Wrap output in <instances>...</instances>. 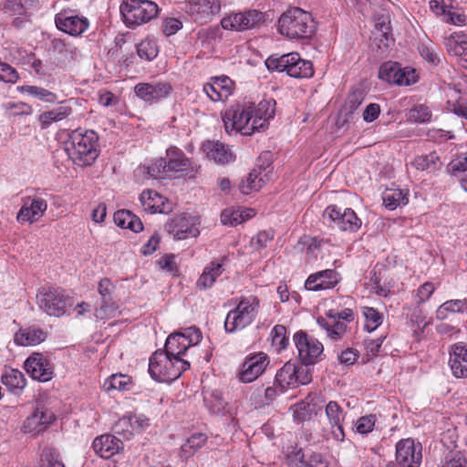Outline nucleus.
Returning <instances> with one entry per match:
<instances>
[{"instance_id": "cd10ccee", "label": "nucleus", "mask_w": 467, "mask_h": 467, "mask_svg": "<svg viewBox=\"0 0 467 467\" xmlns=\"http://www.w3.org/2000/svg\"><path fill=\"white\" fill-rule=\"evenodd\" d=\"M140 201L145 212L150 213H169L171 204L167 198L153 190H145L140 193Z\"/></svg>"}, {"instance_id": "864d4df0", "label": "nucleus", "mask_w": 467, "mask_h": 467, "mask_svg": "<svg viewBox=\"0 0 467 467\" xmlns=\"http://www.w3.org/2000/svg\"><path fill=\"white\" fill-rule=\"evenodd\" d=\"M39 467H65L59 453L53 448H45L40 455Z\"/></svg>"}, {"instance_id": "4c0bfd02", "label": "nucleus", "mask_w": 467, "mask_h": 467, "mask_svg": "<svg viewBox=\"0 0 467 467\" xmlns=\"http://www.w3.org/2000/svg\"><path fill=\"white\" fill-rule=\"evenodd\" d=\"M451 314H467V298L450 299L443 302L436 310L438 320H445Z\"/></svg>"}, {"instance_id": "6e6d98bb", "label": "nucleus", "mask_w": 467, "mask_h": 467, "mask_svg": "<svg viewBox=\"0 0 467 467\" xmlns=\"http://www.w3.org/2000/svg\"><path fill=\"white\" fill-rule=\"evenodd\" d=\"M377 421L375 414H368L358 418L355 423V431L358 434L367 435L374 430Z\"/></svg>"}, {"instance_id": "a18cd8bd", "label": "nucleus", "mask_w": 467, "mask_h": 467, "mask_svg": "<svg viewBox=\"0 0 467 467\" xmlns=\"http://www.w3.org/2000/svg\"><path fill=\"white\" fill-rule=\"evenodd\" d=\"M72 113L68 106H59L39 115V122L43 129L47 128L51 123L60 121Z\"/></svg>"}, {"instance_id": "58836bf2", "label": "nucleus", "mask_w": 467, "mask_h": 467, "mask_svg": "<svg viewBox=\"0 0 467 467\" xmlns=\"http://www.w3.org/2000/svg\"><path fill=\"white\" fill-rule=\"evenodd\" d=\"M114 223L120 228L130 229L134 233H140L143 230V224L140 219L128 210H119L114 213Z\"/></svg>"}, {"instance_id": "f257e3e1", "label": "nucleus", "mask_w": 467, "mask_h": 467, "mask_svg": "<svg viewBox=\"0 0 467 467\" xmlns=\"http://www.w3.org/2000/svg\"><path fill=\"white\" fill-rule=\"evenodd\" d=\"M99 135L92 130L78 128L72 130L65 142V150L75 163L89 166L99 154Z\"/></svg>"}, {"instance_id": "37998d69", "label": "nucleus", "mask_w": 467, "mask_h": 467, "mask_svg": "<svg viewBox=\"0 0 467 467\" xmlns=\"http://www.w3.org/2000/svg\"><path fill=\"white\" fill-rule=\"evenodd\" d=\"M444 45L450 55L460 57L467 54V36L464 34H451L445 37Z\"/></svg>"}, {"instance_id": "49530a36", "label": "nucleus", "mask_w": 467, "mask_h": 467, "mask_svg": "<svg viewBox=\"0 0 467 467\" xmlns=\"http://www.w3.org/2000/svg\"><path fill=\"white\" fill-rule=\"evenodd\" d=\"M412 165L419 171L432 172L440 169L441 162L438 153L432 151L429 154L417 156Z\"/></svg>"}, {"instance_id": "8fccbe9b", "label": "nucleus", "mask_w": 467, "mask_h": 467, "mask_svg": "<svg viewBox=\"0 0 467 467\" xmlns=\"http://www.w3.org/2000/svg\"><path fill=\"white\" fill-rule=\"evenodd\" d=\"M130 384L131 380L129 376L124 374H113L105 380L103 387L107 391L126 390L129 389Z\"/></svg>"}, {"instance_id": "6e6552de", "label": "nucleus", "mask_w": 467, "mask_h": 467, "mask_svg": "<svg viewBox=\"0 0 467 467\" xmlns=\"http://www.w3.org/2000/svg\"><path fill=\"white\" fill-rule=\"evenodd\" d=\"M119 10L130 28L148 23L160 12L158 5L150 0H122Z\"/></svg>"}, {"instance_id": "c756f323", "label": "nucleus", "mask_w": 467, "mask_h": 467, "mask_svg": "<svg viewBox=\"0 0 467 467\" xmlns=\"http://www.w3.org/2000/svg\"><path fill=\"white\" fill-rule=\"evenodd\" d=\"M253 105V123L256 127L257 131L265 130L268 126V121L275 115V101L272 99H263L257 105Z\"/></svg>"}, {"instance_id": "2f4dec72", "label": "nucleus", "mask_w": 467, "mask_h": 467, "mask_svg": "<svg viewBox=\"0 0 467 467\" xmlns=\"http://www.w3.org/2000/svg\"><path fill=\"white\" fill-rule=\"evenodd\" d=\"M202 89L211 100L216 102L226 99L232 94L233 82L228 77L223 76L204 84Z\"/></svg>"}, {"instance_id": "412c9836", "label": "nucleus", "mask_w": 467, "mask_h": 467, "mask_svg": "<svg viewBox=\"0 0 467 467\" xmlns=\"http://www.w3.org/2000/svg\"><path fill=\"white\" fill-rule=\"evenodd\" d=\"M25 369L33 379L47 382L53 377V368L49 361L40 353L29 356L24 365Z\"/></svg>"}, {"instance_id": "7c9ffc66", "label": "nucleus", "mask_w": 467, "mask_h": 467, "mask_svg": "<svg viewBox=\"0 0 467 467\" xmlns=\"http://www.w3.org/2000/svg\"><path fill=\"white\" fill-rule=\"evenodd\" d=\"M203 403L212 414L222 416L234 414L233 406L223 399L222 392L217 389L204 391Z\"/></svg>"}, {"instance_id": "3c124183", "label": "nucleus", "mask_w": 467, "mask_h": 467, "mask_svg": "<svg viewBox=\"0 0 467 467\" xmlns=\"http://www.w3.org/2000/svg\"><path fill=\"white\" fill-rule=\"evenodd\" d=\"M137 53L140 58L151 61L159 53L158 46L153 40H142L137 45Z\"/></svg>"}, {"instance_id": "f03ea898", "label": "nucleus", "mask_w": 467, "mask_h": 467, "mask_svg": "<svg viewBox=\"0 0 467 467\" xmlns=\"http://www.w3.org/2000/svg\"><path fill=\"white\" fill-rule=\"evenodd\" d=\"M278 31L290 39L310 37L315 31L312 15L299 7L289 8L278 20Z\"/></svg>"}, {"instance_id": "4d7b16f0", "label": "nucleus", "mask_w": 467, "mask_h": 467, "mask_svg": "<svg viewBox=\"0 0 467 467\" xmlns=\"http://www.w3.org/2000/svg\"><path fill=\"white\" fill-rule=\"evenodd\" d=\"M408 119L413 122H429L431 119V112L427 106L418 105L409 111Z\"/></svg>"}, {"instance_id": "c9c22d12", "label": "nucleus", "mask_w": 467, "mask_h": 467, "mask_svg": "<svg viewBox=\"0 0 467 467\" xmlns=\"http://www.w3.org/2000/svg\"><path fill=\"white\" fill-rule=\"evenodd\" d=\"M291 410L294 420L297 422H304L317 415L321 407L315 401V397L308 396L305 400L295 404Z\"/></svg>"}, {"instance_id": "a211bd4d", "label": "nucleus", "mask_w": 467, "mask_h": 467, "mask_svg": "<svg viewBox=\"0 0 467 467\" xmlns=\"http://www.w3.org/2000/svg\"><path fill=\"white\" fill-rule=\"evenodd\" d=\"M422 459L421 445L412 439H404L396 445V461L399 467H419Z\"/></svg>"}, {"instance_id": "393cba45", "label": "nucleus", "mask_w": 467, "mask_h": 467, "mask_svg": "<svg viewBox=\"0 0 467 467\" xmlns=\"http://www.w3.org/2000/svg\"><path fill=\"white\" fill-rule=\"evenodd\" d=\"M325 413L331 429L332 437L337 441H343L346 437L343 422L347 413L340 405L334 400H330L326 404Z\"/></svg>"}, {"instance_id": "1a4fd4ad", "label": "nucleus", "mask_w": 467, "mask_h": 467, "mask_svg": "<svg viewBox=\"0 0 467 467\" xmlns=\"http://www.w3.org/2000/svg\"><path fill=\"white\" fill-rule=\"evenodd\" d=\"M202 339V332L195 327L185 328L182 332L171 334L165 342L164 350L166 354L173 358H182L186 350L197 345Z\"/></svg>"}, {"instance_id": "20e7f679", "label": "nucleus", "mask_w": 467, "mask_h": 467, "mask_svg": "<svg viewBox=\"0 0 467 467\" xmlns=\"http://www.w3.org/2000/svg\"><path fill=\"white\" fill-rule=\"evenodd\" d=\"M265 66L270 71L285 72L295 78H308L314 75L312 62L303 59L297 52L272 55L265 60Z\"/></svg>"}, {"instance_id": "9b49d317", "label": "nucleus", "mask_w": 467, "mask_h": 467, "mask_svg": "<svg viewBox=\"0 0 467 467\" xmlns=\"http://www.w3.org/2000/svg\"><path fill=\"white\" fill-rule=\"evenodd\" d=\"M311 380L312 374L308 367L291 362H286L275 375V381L283 391L287 388L306 385Z\"/></svg>"}, {"instance_id": "09e8293b", "label": "nucleus", "mask_w": 467, "mask_h": 467, "mask_svg": "<svg viewBox=\"0 0 467 467\" xmlns=\"http://www.w3.org/2000/svg\"><path fill=\"white\" fill-rule=\"evenodd\" d=\"M272 346L277 352H281L288 346L289 339L286 337V327L283 325H275L270 333Z\"/></svg>"}, {"instance_id": "a19ab883", "label": "nucleus", "mask_w": 467, "mask_h": 467, "mask_svg": "<svg viewBox=\"0 0 467 467\" xmlns=\"http://www.w3.org/2000/svg\"><path fill=\"white\" fill-rule=\"evenodd\" d=\"M382 200L388 209L395 210L397 207L408 203V191L399 188L387 189L382 194Z\"/></svg>"}, {"instance_id": "0eeeda50", "label": "nucleus", "mask_w": 467, "mask_h": 467, "mask_svg": "<svg viewBox=\"0 0 467 467\" xmlns=\"http://www.w3.org/2000/svg\"><path fill=\"white\" fill-rule=\"evenodd\" d=\"M252 108L251 102L230 106L223 114L225 131L228 134L233 131L240 132L245 136L252 135L257 131L255 125L253 123Z\"/></svg>"}, {"instance_id": "69168bd1", "label": "nucleus", "mask_w": 467, "mask_h": 467, "mask_svg": "<svg viewBox=\"0 0 467 467\" xmlns=\"http://www.w3.org/2000/svg\"><path fill=\"white\" fill-rule=\"evenodd\" d=\"M274 238V234L271 231H262L259 232L251 240V246L256 250L260 251L267 246V244L271 242Z\"/></svg>"}, {"instance_id": "9d476101", "label": "nucleus", "mask_w": 467, "mask_h": 467, "mask_svg": "<svg viewBox=\"0 0 467 467\" xmlns=\"http://www.w3.org/2000/svg\"><path fill=\"white\" fill-rule=\"evenodd\" d=\"M323 218L329 222L331 227L343 232H357L362 224L361 220L352 209L343 208L336 204L328 205L325 209Z\"/></svg>"}, {"instance_id": "b1692460", "label": "nucleus", "mask_w": 467, "mask_h": 467, "mask_svg": "<svg viewBox=\"0 0 467 467\" xmlns=\"http://www.w3.org/2000/svg\"><path fill=\"white\" fill-rule=\"evenodd\" d=\"M54 420L55 415L51 410L37 408L26 419L23 424V431L25 433L37 435L46 431Z\"/></svg>"}, {"instance_id": "dca6fc26", "label": "nucleus", "mask_w": 467, "mask_h": 467, "mask_svg": "<svg viewBox=\"0 0 467 467\" xmlns=\"http://www.w3.org/2000/svg\"><path fill=\"white\" fill-rule=\"evenodd\" d=\"M172 92V87L169 82H140L135 85V95L148 104H155L168 98Z\"/></svg>"}, {"instance_id": "4468645a", "label": "nucleus", "mask_w": 467, "mask_h": 467, "mask_svg": "<svg viewBox=\"0 0 467 467\" xmlns=\"http://www.w3.org/2000/svg\"><path fill=\"white\" fill-rule=\"evenodd\" d=\"M57 28L69 36H81L89 26L87 17L79 16L74 10L63 9L55 16Z\"/></svg>"}, {"instance_id": "603ef678", "label": "nucleus", "mask_w": 467, "mask_h": 467, "mask_svg": "<svg viewBox=\"0 0 467 467\" xmlns=\"http://www.w3.org/2000/svg\"><path fill=\"white\" fill-rule=\"evenodd\" d=\"M207 441V436L202 432L191 435L185 443L182 445V451L185 455H191L202 448Z\"/></svg>"}, {"instance_id": "c85d7f7f", "label": "nucleus", "mask_w": 467, "mask_h": 467, "mask_svg": "<svg viewBox=\"0 0 467 467\" xmlns=\"http://www.w3.org/2000/svg\"><path fill=\"white\" fill-rule=\"evenodd\" d=\"M226 256H222L210 262L203 269L201 276L197 281V286L205 290L211 288L217 278L225 271Z\"/></svg>"}, {"instance_id": "f3484780", "label": "nucleus", "mask_w": 467, "mask_h": 467, "mask_svg": "<svg viewBox=\"0 0 467 467\" xmlns=\"http://www.w3.org/2000/svg\"><path fill=\"white\" fill-rule=\"evenodd\" d=\"M269 363V358L264 352L248 356L244 361L238 374L239 380L243 383L254 381L265 371Z\"/></svg>"}, {"instance_id": "f8f14e48", "label": "nucleus", "mask_w": 467, "mask_h": 467, "mask_svg": "<svg viewBox=\"0 0 467 467\" xmlns=\"http://www.w3.org/2000/svg\"><path fill=\"white\" fill-rule=\"evenodd\" d=\"M293 340L297 348L301 365L307 367L318 361L324 348L317 339L308 337L303 331H298L294 335Z\"/></svg>"}, {"instance_id": "bf43d9fd", "label": "nucleus", "mask_w": 467, "mask_h": 467, "mask_svg": "<svg viewBox=\"0 0 467 467\" xmlns=\"http://www.w3.org/2000/svg\"><path fill=\"white\" fill-rule=\"evenodd\" d=\"M221 222L224 225H237L244 222V213L240 210L225 209L221 213Z\"/></svg>"}, {"instance_id": "5fc2aeb1", "label": "nucleus", "mask_w": 467, "mask_h": 467, "mask_svg": "<svg viewBox=\"0 0 467 467\" xmlns=\"http://www.w3.org/2000/svg\"><path fill=\"white\" fill-rule=\"evenodd\" d=\"M148 173L154 179H162L171 174L168 171V161L166 158H159L148 166Z\"/></svg>"}, {"instance_id": "2eb2a0df", "label": "nucleus", "mask_w": 467, "mask_h": 467, "mask_svg": "<svg viewBox=\"0 0 467 467\" xmlns=\"http://www.w3.org/2000/svg\"><path fill=\"white\" fill-rule=\"evenodd\" d=\"M265 21V14L255 9L231 14L221 21L222 27L226 30L245 31L258 26Z\"/></svg>"}, {"instance_id": "6ab92c4d", "label": "nucleus", "mask_w": 467, "mask_h": 467, "mask_svg": "<svg viewBox=\"0 0 467 467\" xmlns=\"http://www.w3.org/2000/svg\"><path fill=\"white\" fill-rule=\"evenodd\" d=\"M47 209V202L38 196H27L23 199V204L17 213L16 220L18 223H28L32 224L39 221Z\"/></svg>"}, {"instance_id": "ea45409f", "label": "nucleus", "mask_w": 467, "mask_h": 467, "mask_svg": "<svg viewBox=\"0 0 467 467\" xmlns=\"http://www.w3.org/2000/svg\"><path fill=\"white\" fill-rule=\"evenodd\" d=\"M263 168L254 169L245 181L240 184V191L243 194H249L252 191H259L265 182L266 174H262Z\"/></svg>"}, {"instance_id": "13d9d810", "label": "nucleus", "mask_w": 467, "mask_h": 467, "mask_svg": "<svg viewBox=\"0 0 467 467\" xmlns=\"http://www.w3.org/2000/svg\"><path fill=\"white\" fill-rule=\"evenodd\" d=\"M115 433L122 436L124 439H130L135 434L130 416H124L119 419L114 425Z\"/></svg>"}, {"instance_id": "ddd939ff", "label": "nucleus", "mask_w": 467, "mask_h": 467, "mask_svg": "<svg viewBox=\"0 0 467 467\" xmlns=\"http://www.w3.org/2000/svg\"><path fill=\"white\" fill-rule=\"evenodd\" d=\"M379 78L389 84L409 86L417 81L416 72L410 67H401L397 62L387 61L379 69Z\"/></svg>"}, {"instance_id": "a878e982", "label": "nucleus", "mask_w": 467, "mask_h": 467, "mask_svg": "<svg viewBox=\"0 0 467 467\" xmlns=\"http://www.w3.org/2000/svg\"><path fill=\"white\" fill-rule=\"evenodd\" d=\"M168 161V171L185 172L186 174L196 172L197 165L185 156L183 151L177 147H170L166 150Z\"/></svg>"}, {"instance_id": "de8ad7c7", "label": "nucleus", "mask_w": 467, "mask_h": 467, "mask_svg": "<svg viewBox=\"0 0 467 467\" xmlns=\"http://www.w3.org/2000/svg\"><path fill=\"white\" fill-rule=\"evenodd\" d=\"M362 316L365 319V329L371 333L375 331L383 322V315L371 306H362Z\"/></svg>"}, {"instance_id": "0e129e2a", "label": "nucleus", "mask_w": 467, "mask_h": 467, "mask_svg": "<svg viewBox=\"0 0 467 467\" xmlns=\"http://www.w3.org/2000/svg\"><path fill=\"white\" fill-rule=\"evenodd\" d=\"M449 171L452 175L467 174V151L459 154L449 163Z\"/></svg>"}, {"instance_id": "c03bdc74", "label": "nucleus", "mask_w": 467, "mask_h": 467, "mask_svg": "<svg viewBox=\"0 0 467 467\" xmlns=\"http://www.w3.org/2000/svg\"><path fill=\"white\" fill-rule=\"evenodd\" d=\"M17 91L22 94H27L33 98L38 99L47 103H55L57 100L56 93L38 86L24 85L16 88Z\"/></svg>"}, {"instance_id": "e433bc0d", "label": "nucleus", "mask_w": 467, "mask_h": 467, "mask_svg": "<svg viewBox=\"0 0 467 467\" xmlns=\"http://www.w3.org/2000/svg\"><path fill=\"white\" fill-rule=\"evenodd\" d=\"M1 382L10 392L16 394L22 391L26 385V379L23 372L11 368H5L1 376Z\"/></svg>"}, {"instance_id": "39448f33", "label": "nucleus", "mask_w": 467, "mask_h": 467, "mask_svg": "<svg viewBox=\"0 0 467 467\" xmlns=\"http://www.w3.org/2000/svg\"><path fill=\"white\" fill-rule=\"evenodd\" d=\"M73 303V298L59 287L42 286L36 295L37 307L50 317L64 316Z\"/></svg>"}, {"instance_id": "f704fd0d", "label": "nucleus", "mask_w": 467, "mask_h": 467, "mask_svg": "<svg viewBox=\"0 0 467 467\" xmlns=\"http://www.w3.org/2000/svg\"><path fill=\"white\" fill-rule=\"evenodd\" d=\"M203 150L210 160L216 163L225 164L234 161V156L231 150L220 141H207L203 144Z\"/></svg>"}, {"instance_id": "774afa93", "label": "nucleus", "mask_w": 467, "mask_h": 467, "mask_svg": "<svg viewBox=\"0 0 467 467\" xmlns=\"http://www.w3.org/2000/svg\"><path fill=\"white\" fill-rule=\"evenodd\" d=\"M364 98V92L360 89H355L349 93L345 105L349 113H353L362 104Z\"/></svg>"}, {"instance_id": "5701e85b", "label": "nucleus", "mask_w": 467, "mask_h": 467, "mask_svg": "<svg viewBox=\"0 0 467 467\" xmlns=\"http://www.w3.org/2000/svg\"><path fill=\"white\" fill-rule=\"evenodd\" d=\"M341 281V275L334 269H326L311 274L306 280L307 290L320 291L334 288Z\"/></svg>"}, {"instance_id": "423d86ee", "label": "nucleus", "mask_w": 467, "mask_h": 467, "mask_svg": "<svg viewBox=\"0 0 467 467\" xmlns=\"http://www.w3.org/2000/svg\"><path fill=\"white\" fill-rule=\"evenodd\" d=\"M259 310V299L250 296L243 297L236 307L228 312L224 320L227 333H235L250 326L255 319Z\"/></svg>"}, {"instance_id": "bb28decb", "label": "nucleus", "mask_w": 467, "mask_h": 467, "mask_svg": "<svg viewBox=\"0 0 467 467\" xmlns=\"http://www.w3.org/2000/svg\"><path fill=\"white\" fill-rule=\"evenodd\" d=\"M449 366L457 379L467 378V345L463 342L453 344L450 349Z\"/></svg>"}, {"instance_id": "aec40b11", "label": "nucleus", "mask_w": 467, "mask_h": 467, "mask_svg": "<svg viewBox=\"0 0 467 467\" xmlns=\"http://www.w3.org/2000/svg\"><path fill=\"white\" fill-rule=\"evenodd\" d=\"M220 11L221 0H189V14L201 25L212 21Z\"/></svg>"}, {"instance_id": "7ed1b4c3", "label": "nucleus", "mask_w": 467, "mask_h": 467, "mask_svg": "<svg viewBox=\"0 0 467 467\" xmlns=\"http://www.w3.org/2000/svg\"><path fill=\"white\" fill-rule=\"evenodd\" d=\"M190 368V363L182 358H173L162 350H156L149 361V373L159 382L171 383Z\"/></svg>"}, {"instance_id": "473e14b6", "label": "nucleus", "mask_w": 467, "mask_h": 467, "mask_svg": "<svg viewBox=\"0 0 467 467\" xmlns=\"http://www.w3.org/2000/svg\"><path fill=\"white\" fill-rule=\"evenodd\" d=\"M92 447L101 458L109 459L123 448V442L114 435L104 434L93 441Z\"/></svg>"}, {"instance_id": "052dcab7", "label": "nucleus", "mask_w": 467, "mask_h": 467, "mask_svg": "<svg viewBox=\"0 0 467 467\" xmlns=\"http://www.w3.org/2000/svg\"><path fill=\"white\" fill-rule=\"evenodd\" d=\"M19 79V74L11 65L0 61V81L15 84Z\"/></svg>"}, {"instance_id": "4be33fe9", "label": "nucleus", "mask_w": 467, "mask_h": 467, "mask_svg": "<svg viewBox=\"0 0 467 467\" xmlns=\"http://www.w3.org/2000/svg\"><path fill=\"white\" fill-rule=\"evenodd\" d=\"M168 232L176 240L196 237L200 234L196 221L186 214L174 217L168 224Z\"/></svg>"}, {"instance_id": "79ce46f5", "label": "nucleus", "mask_w": 467, "mask_h": 467, "mask_svg": "<svg viewBox=\"0 0 467 467\" xmlns=\"http://www.w3.org/2000/svg\"><path fill=\"white\" fill-rule=\"evenodd\" d=\"M317 324L326 330L327 337L335 341L340 339L347 330L346 324L335 318L319 317Z\"/></svg>"}, {"instance_id": "72a5a7b5", "label": "nucleus", "mask_w": 467, "mask_h": 467, "mask_svg": "<svg viewBox=\"0 0 467 467\" xmlns=\"http://www.w3.org/2000/svg\"><path fill=\"white\" fill-rule=\"evenodd\" d=\"M47 332L36 326L20 328L14 336V341L18 346H36L47 338Z\"/></svg>"}, {"instance_id": "338daca9", "label": "nucleus", "mask_w": 467, "mask_h": 467, "mask_svg": "<svg viewBox=\"0 0 467 467\" xmlns=\"http://www.w3.org/2000/svg\"><path fill=\"white\" fill-rule=\"evenodd\" d=\"M467 460L461 451H449L442 467H466Z\"/></svg>"}, {"instance_id": "680f3d73", "label": "nucleus", "mask_w": 467, "mask_h": 467, "mask_svg": "<svg viewBox=\"0 0 467 467\" xmlns=\"http://www.w3.org/2000/svg\"><path fill=\"white\" fill-rule=\"evenodd\" d=\"M118 306L111 299L101 300V306L96 309L95 316L97 318L105 319L115 316Z\"/></svg>"}, {"instance_id": "e2e57ef3", "label": "nucleus", "mask_w": 467, "mask_h": 467, "mask_svg": "<svg viewBox=\"0 0 467 467\" xmlns=\"http://www.w3.org/2000/svg\"><path fill=\"white\" fill-rule=\"evenodd\" d=\"M7 110H9L12 116H29L33 114V108L31 105L18 101V102H8L5 105Z\"/></svg>"}]
</instances>
